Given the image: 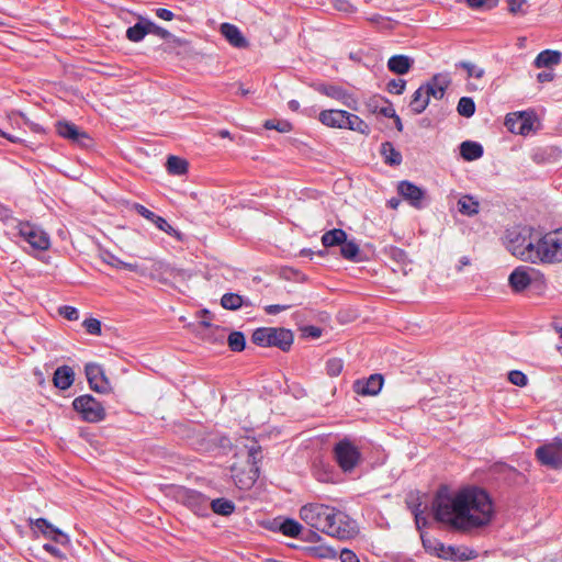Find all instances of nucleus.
I'll use <instances>...</instances> for the list:
<instances>
[{
	"label": "nucleus",
	"instance_id": "nucleus-1",
	"mask_svg": "<svg viewBox=\"0 0 562 562\" xmlns=\"http://www.w3.org/2000/svg\"><path fill=\"white\" fill-rule=\"evenodd\" d=\"M432 512L437 521L463 531L486 526L494 514L488 494L475 486L457 492L440 488L432 502Z\"/></svg>",
	"mask_w": 562,
	"mask_h": 562
},
{
	"label": "nucleus",
	"instance_id": "nucleus-2",
	"mask_svg": "<svg viewBox=\"0 0 562 562\" xmlns=\"http://www.w3.org/2000/svg\"><path fill=\"white\" fill-rule=\"evenodd\" d=\"M506 247L522 261L562 262V228L542 233L530 226L514 227L507 231Z\"/></svg>",
	"mask_w": 562,
	"mask_h": 562
},
{
	"label": "nucleus",
	"instance_id": "nucleus-3",
	"mask_svg": "<svg viewBox=\"0 0 562 562\" xmlns=\"http://www.w3.org/2000/svg\"><path fill=\"white\" fill-rule=\"evenodd\" d=\"M322 124L331 128L350 130L363 135L370 133L369 125L358 115L344 110H323L318 114Z\"/></svg>",
	"mask_w": 562,
	"mask_h": 562
},
{
	"label": "nucleus",
	"instance_id": "nucleus-4",
	"mask_svg": "<svg viewBox=\"0 0 562 562\" xmlns=\"http://www.w3.org/2000/svg\"><path fill=\"white\" fill-rule=\"evenodd\" d=\"M251 340L260 347H277L288 351L293 344V334L285 328L260 327L252 333Z\"/></svg>",
	"mask_w": 562,
	"mask_h": 562
},
{
	"label": "nucleus",
	"instance_id": "nucleus-5",
	"mask_svg": "<svg viewBox=\"0 0 562 562\" xmlns=\"http://www.w3.org/2000/svg\"><path fill=\"white\" fill-rule=\"evenodd\" d=\"M333 506L321 503H308L301 507L300 518L311 528L326 533L329 528V518L333 515Z\"/></svg>",
	"mask_w": 562,
	"mask_h": 562
},
{
	"label": "nucleus",
	"instance_id": "nucleus-6",
	"mask_svg": "<svg viewBox=\"0 0 562 562\" xmlns=\"http://www.w3.org/2000/svg\"><path fill=\"white\" fill-rule=\"evenodd\" d=\"M333 456L345 473L351 472L361 461L359 448L349 438H344L334 446Z\"/></svg>",
	"mask_w": 562,
	"mask_h": 562
},
{
	"label": "nucleus",
	"instance_id": "nucleus-7",
	"mask_svg": "<svg viewBox=\"0 0 562 562\" xmlns=\"http://www.w3.org/2000/svg\"><path fill=\"white\" fill-rule=\"evenodd\" d=\"M329 518V529L326 531L327 536L337 538L339 540H348L358 533V527L353 519H351L345 512L334 507Z\"/></svg>",
	"mask_w": 562,
	"mask_h": 562
},
{
	"label": "nucleus",
	"instance_id": "nucleus-8",
	"mask_svg": "<svg viewBox=\"0 0 562 562\" xmlns=\"http://www.w3.org/2000/svg\"><path fill=\"white\" fill-rule=\"evenodd\" d=\"M72 406L88 423H98L105 417L104 407L92 395L87 394L76 397Z\"/></svg>",
	"mask_w": 562,
	"mask_h": 562
},
{
	"label": "nucleus",
	"instance_id": "nucleus-9",
	"mask_svg": "<svg viewBox=\"0 0 562 562\" xmlns=\"http://www.w3.org/2000/svg\"><path fill=\"white\" fill-rule=\"evenodd\" d=\"M19 235L34 249L46 250L50 246L49 236L41 227L30 223H19Z\"/></svg>",
	"mask_w": 562,
	"mask_h": 562
},
{
	"label": "nucleus",
	"instance_id": "nucleus-10",
	"mask_svg": "<svg viewBox=\"0 0 562 562\" xmlns=\"http://www.w3.org/2000/svg\"><path fill=\"white\" fill-rule=\"evenodd\" d=\"M260 459H261V447L254 443L248 449L247 462L249 464V471H248L246 480L239 479L238 474L236 473V471H237L236 467L235 465L232 467V473H233V477H234L235 482L237 484H240L241 487H247V486L252 485L259 476L258 462L260 461Z\"/></svg>",
	"mask_w": 562,
	"mask_h": 562
},
{
	"label": "nucleus",
	"instance_id": "nucleus-11",
	"mask_svg": "<svg viewBox=\"0 0 562 562\" xmlns=\"http://www.w3.org/2000/svg\"><path fill=\"white\" fill-rule=\"evenodd\" d=\"M536 456L543 465L553 469L562 467V440L539 447L536 450Z\"/></svg>",
	"mask_w": 562,
	"mask_h": 562
},
{
	"label": "nucleus",
	"instance_id": "nucleus-12",
	"mask_svg": "<svg viewBox=\"0 0 562 562\" xmlns=\"http://www.w3.org/2000/svg\"><path fill=\"white\" fill-rule=\"evenodd\" d=\"M539 272L529 267H517L508 277V283L514 292L526 290L533 280L537 279Z\"/></svg>",
	"mask_w": 562,
	"mask_h": 562
},
{
	"label": "nucleus",
	"instance_id": "nucleus-13",
	"mask_svg": "<svg viewBox=\"0 0 562 562\" xmlns=\"http://www.w3.org/2000/svg\"><path fill=\"white\" fill-rule=\"evenodd\" d=\"M535 116L527 112L510 113L505 119V125L509 131L527 135L533 128Z\"/></svg>",
	"mask_w": 562,
	"mask_h": 562
},
{
	"label": "nucleus",
	"instance_id": "nucleus-14",
	"mask_svg": "<svg viewBox=\"0 0 562 562\" xmlns=\"http://www.w3.org/2000/svg\"><path fill=\"white\" fill-rule=\"evenodd\" d=\"M179 498L194 514L204 516L209 509V498L194 490H184L179 494Z\"/></svg>",
	"mask_w": 562,
	"mask_h": 562
},
{
	"label": "nucleus",
	"instance_id": "nucleus-15",
	"mask_svg": "<svg viewBox=\"0 0 562 562\" xmlns=\"http://www.w3.org/2000/svg\"><path fill=\"white\" fill-rule=\"evenodd\" d=\"M90 387L98 393H108L111 390L110 382L103 369L95 363H88L85 368Z\"/></svg>",
	"mask_w": 562,
	"mask_h": 562
},
{
	"label": "nucleus",
	"instance_id": "nucleus-16",
	"mask_svg": "<svg viewBox=\"0 0 562 562\" xmlns=\"http://www.w3.org/2000/svg\"><path fill=\"white\" fill-rule=\"evenodd\" d=\"M30 525L41 531L44 537L55 541L56 543L66 546L70 542V539L66 533L53 526L45 518L30 519Z\"/></svg>",
	"mask_w": 562,
	"mask_h": 562
},
{
	"label": "nucleus",
	"instance_id": "nucleus-17",
	"mask_svg": "<svg viewBox=\"0 0 562 562\" xmlns=\"http://www.w3.org/2000/svg\"><path fill=\"white\" fill-rule=\"evenodd\" d=\"M397 191L400 195L403 196L404 200L408 201L412 206L416 209L423 207V201L426 193L422 188L409 181H401L398 183Z\"/></svg>",
	"mask_w": 562,
	"mask_h": 562
},
{
	"label": "nucleus",
	"instance_id": "nucleus-18",
	"mask_svg": "<svg viewBox=\"0 0 562 562\" xmlns=\"http://www.w3.org/2000/svg\"><path fill=\"white\" fill-rule=\"evenodd\" d=\"M56 132L59 136L79 145H87L89 136L86 132L79 130L74 123L59 121L56 123Z\"/></svg>",
	"mask_w": 562,
	"mask_h": 562
},
{
	"label": "nucleus",
	"instance_id": "nucleus-19",
	"mask_svg": "<svg viewBox=\"0 0 562 562\" xmlns=\"http://www.w3.org/2000/svg\"><path fill=\"white\" fill-rule=\"evenodd\" d=\"M450 82L451 80L448 75L438 74L435 75L428 82L422 85L420 87L425 89V93L429 100L431 97L437 100H440L443 98Z\"/></svg>",
	"mask_w": 562,
	"mask_h": 562
},
{
	"label": "nucleus",
	"instance_id": "nucleus-20",
	"mask_svg": "<svg viewBox=\"0 0 562 562\" xmlns=\"http://www.w3.org/2000/svg\"><path fill=\"white\" fill-rule=\"evenodd\" d=\"M383 385L381 374H372L367 380H358L353 384V390L359 395H376Z\"/></svg>",
	"mask_w": 562,
	"mask_h": 562
},
{
	"label": "nucleus",
	"instance_id": "nucleus-21",
	"mask_svg": "<svg viewBox=\"0 0 562 562\" xmlns=\"http://www.w3.org/2000/svg\"><path fill=\"white\" fill-rule=\"evenodd\" d=\"M135 210L139 215L154 223L158 229L180 239V234L164 217L155 214L140 204H136Z\"/></svg>",
	"mask_w": 562,
	"mask_h": 562
},
{
	"label": "nucleus",
	"instance_id": "nucleus-22",
	"mask_svg": "<svg viewBox=\"0 0 562 562\" xmlns=\"http://www.w3.org/2000/svg\"><path fill=\"white\" fill-rule=\"evenodd\" d=\"M318 91L329 98L341 101L344 105L351 110H357V100L346 90L338 86H321Z\"/></svg>",
	"mask_w": 562,
	"mask_h": 562
},
{
	"label": "nucleus",
	"instance_id": "nucleus-23",
	"mask_svg": "<svg viewBox=\"0 0 562 562\" xmlns=\"http://www.w3.org/2000/svg\"><path fill=\"white\" fill-rule=\"evenodd\" d=\"M221 33L235 47L244 48L248 45L239 29L233 24L223 23L221 25Z\"/></svg>",
	"mask_w": 562,
	"mask_h": 562
},
{
	"label": "nucleus",
	"instance_id": "nucleus-24",
	"mask_svg": "<svg viewBox=\"0 0 562 562\" xmlns=\"http://www.w3.org/2000/svg\"><path fill=\"white\" fill-rule=\"evenodd\" d=\"M75 380L74 370L68 366H61L56 369L53 382L54 385L60 390H67L71 386Z\"/></svg>",
	"mask_w": 562,
	"mask_h": 562
},
{
	"label": "nucleus",
	"instance_id": "nucleus-25",
	"mask_svg": "<svg viewBox=\"0 0 562 562\" xmlns=\"http://www.w3.org/2000/svg\"><path fill=\"white\" fill-rule=\"evenodd\" d=\"M477 557V553L467 547H447L443 559L452 561H468Z\"/></svg>",
	"mask_w": 562,
	"mask_h": 562
},
{
	"label": "nucleus",
	"instance_id": "nucleus-26",
	"mask_svg": "<svg viewBox=\"0 0 562 562\" xmlns=\"http://www.w3.org/2000/svg\"><path fill=\"white\" fill-rule=\"evenodd\" d=\"M413 60L405 55H394L387 61L389 69L397 75H405L409 71Z\"/></svg>",
	"mask_w": 562,
	"mask_h": 562
},
{
	"label": "nucleus",
	"instance_id": "nucleus-27",
	"mask_svg": "<svg viewBox=\"0 0 562 562\" xmlns=\"http://www.w3.org/2000/svg\"><path fill=\"white\" fill-rule=\"evenodd\" d=\"M460 155L467 161H473L483 156L481 144L472 140H465L460 145Z\"/></svg>",
	"mask_w": 562,
	"mask_h": 562
},
{
	"label": "nucleus",
	"instance_id": "nucleus-28",
	"mask_svg": "<svg viewBox=\"0 0 562 562\" xmlns=\"http://www.w3.org/2000/svg\"><path fill=\"white\" fill-rule=\"evenodd\" d=\"M561 59V54L557 50L546 49L538 54L533 64L537 68H548L553 65H558Z\"/></svg>",
	"mask_w": 562,
	"mask_h": 562
},
{
	"label": "nucleus",
	"instance_id": "nucleus-29",
	"mask_svg": "<svg viewBox=\"0 0 562 562\" xmlns=\"http://www.w3.org/2000/svg\"><path fill=\"white\" fill-rule=\"evenodd\" d=\"M221 305L226 310L236 311L244 305L251 306V303L237 293H226L221 299Z\"/></svg>",
	"mask_w": 562,
	"mask_h": 562
},
{
	"label": "nucleus",
	"instance_id": "nucleus-30",
	"mask_svg": "<svg viewBox=\"0 0 562 562\" xmlns=\"http://www.w3.org/2000/svg\"><path fill=\"white\" fill-rule=\"evenodd\" d=\"M420 538L427 552L443 559V553H446L447 550V547L443 543L424 532L420 533Z\"/></svg>",
	"mask_w": 562,
	"mask_h": 562
},
{
	"label": "nucleus",
	"instance_id": "nucleus-31",
	"mask_svg": "<svg viewBox=\"0 0 562 562\" xmlns=\"http://www.w3.org/2000/svg\"><path fill=\"white\" fill-rule=\"evenodd\" d=\"M347 239V234L345 231L340 228H334L328 232H326L322 236V244L325 247H334V246H341L344 241Z\"/></svg>",
	"mask_w": 562,
	"mask_h": 562
},
{
	"label": "nucleus",
	"instance_id": "nucleus-32",
	"mask_svg": "<svg viewBox=\"0 0 562 562\" xmlns=\"http://www.w3.org/2000/svg\"><path fill=\"white\" fill-rule=\"evenodd\" d=\"M147 19H140L136 24L126 30V37L131 42H140L148 34Z\"/></svg>",
	"mask_w": 562,
	"mask_h": 562
},
{
	"label": "nucleus",
	"instance_id": "nucleus-33",
	"mask_svg": "<svg viewBox=\"0 0 562 562\" xmlns=\"http://www.w3.org/2000/svg\"><path fill=\"white\" fill-rule=\"evenodd\" d=\"M459 212L467 216H473L479 213V202L470 195H463L458 201Z\"/></svg>",
	"mask_w": 562,
	"mask_h": 562
},
{
	"label": "nucleus",
	"instance_id": "nucleus-34",
	"mask_svg": "<svg viewBox=\"0 0 562 562\" xmlns=\"http://www.w3.org/2000/svg\"><path fill=\"white\" fill-rule=\"evenodd\" d=\"M380 151L384 158V161L387 165L396 166L402 162V155L398 150H396L394 148L392 143H390V142L382 143Z\"/></svg>",
	"mask_w": 562,
	"mask_h": 562
},
{
	"label": "nucleus",
	"instance_id": "nucleus-35",
	"mask_svg": "<svg viewBox=\"0 0 562 562\" xmlns=\"http://www.w3.org/2000/svg\"><path fill=\"white\" fill-rule=\"evenodd\" d=\"M209 507H211L215 514L222 516H228L233 514L235 510V504L226 498H216L209 501Z\"/></svg>",
	"mask_w": 562,
	"mask_h": 562
},
{
	"label": "nucleus",
	"instance_id": "nucleus-36",
	"mask_svg": "<svg viewBox=\"0 0 562 562\" xmlns=\"http://www.w3.org/2000/svg\"><path fill=\"white\" fill-rule=\"evenodd\" d=\"M429 104V99L425 93V89L419 87L413 94L411 101L412 111L416 114L423 113L427 105Z\"/></svg>",
	"mask_w": 562,
	"mask_h": 562
},
{
	"label": "nucleus",
	"instance_id": "nucleus-37",
	"mask_svg": "<svg viewBox=\"0 0 562 562\" xmlns=\"http://www.w3.org/2000/svg\"><path fill=\"white\" fill-rule=\"evenodd\" d=\"M166 166L170 175L182 176L188 171L187 160L177 156H169Z\"/></svg>",
	"mask_w": 562,
	"mask_h": 562
},
{
	"label": "nucleus",
	"instance_id": "nucleus-38",
	"mask_svg": "<svg viewBox=\"0 0 562 562\" xmlns=\"http://www.w3.org/2000/svg\"><path fill=\"white\" fill-rule=\"evenodd\" d=\"M279 529L284 536L295 538L301 533L303 527L299 521L288 518L280 525Z\"/></svg>",
	"mask_w": 562,
	"mask_h": 562
},
{
	"label": "nucleus",
	"instance_id": "nucleus-39",
	"mask_svg": "<svg viewBox=\"0 0 562 562\" xmlns=\"http://www.w3.org/2000/svg\"><path fill=\"white\" fill-rule=\"evenodd\" d=\"M458 113L464 117H471L475 112V103L472 98L462 97L457 106Z\"/></svg>",
	"mask_w": 562,
	"mask_h": 562
},
{
	"label": "nucleus",
	"instance_id": "nucleus-40",
	"mask_svg": "<svg viewBox=\"0 0 562 562\" xmlns=\"http://www.w3.org/2000/svg\"><path fill=\"white\" fill-rule=\"evenodd\" d=\"M227 344L233 351H243L245 349L246 340L241 331H233L228 335Z\"/></svg>",
	"mask_w": 562,
	"mask_h": 562
},
{
	"label": "nucleus",
	"instance_id": "nucleus-41",
	"mask_svg": "<svg viewBox=\"0 0 562 562\" xmlns=\"http://www.w3.org/2000/svg\"><path fill=\"white\" fill-rule=\"evenodd\" d=\"M340 254L345 259L356 260L359 255V246L353 240H345L340 246Z\"/></svg>",
	"mask_w": 562,
	"mask_h": 562
},
{
	"label": "nucleus",
	"instance_id": "nucleus-42",
	"mask_svg": "<svg viewBox=\"0 0 562 562\" xmlns=\"http://www.w3.org/2000/svg\"><path fill=\"white\" fill-rule=\"evenodd\" d=\"M146 24L148 26V29H147L148 34L157 35V36H159L160 38H164V40L176 41V37L169 31H167L164 27H160L159 25H157L153 21L147 19V23Z\"/></svg>",
	"mask_w": 562,
	"mask_h": 562
},
{
	"label": "nucleus",
	"instance_id": "nucleus-43",
	"mask_svg": "<svg viewBox=\"0 0 562 562\" xmlns=\"http://www.w3.org/2000/svg\"><path fill=\"white\" fill-rule=\"evenodd\" d=\"M263 126L267 130H277L281 133H289L292 130V124L288 121L268 120Z\"/></svg>",
	"mask_w": 562,
	"mask_h": 562
},
{
	"label": "nucleus",
	"instance_id": "nucleus-44",
	"mask_svg": "<svg viewBox=\"0 0 562 562\" xmlns=\"http://www.w3.org/2000/svg\"><path fill=\"white\" fill-rule=\"evenodd\" d=\"M457 67L463 68L468 72L469 77L482 78L484 75V69L477 67L471 61H460L457 64Z\"/></svg>",
	"mask_w": 562,
	"mask_h": 562
},
{
	"label": "nucleus",
	"instance_id": "nucleus-45",
	"mask_svg": "<svg viewBox=\"0 0 562 562\" xmlns=\"http://www.w3.org/2000/svg\"><path fill=\"white\" fill-rule=\"evenodd\" d=\"M507 3L510 13L521 15L527 13V0H507Z\"/></svg>",
	"mask_w": 562,
	"mask_h": 562
},
{
	"label": "nucleus",
	"instance_id": "nucleus-46",
	"mask_svg": "<svg viewBox=\"0 0 562 562\" xmlns=\"http://www.w3.org/2000/svg\"><path fill=\"white\" fill-rule=\"evenodd\" d=\"M342 367V361L337 358L329 359L326 363V370L330 376H337L340 374Z\"/></svg>",
	"mask_w": 562,
	"mask_h": 562
},
{
	"label": "nucleus",
	"instance_id": "nucleus-47",
	"mask_svg": "<svg viewBox=\"0 0 562 562\" xmlns=\"http://www.w3.org/2000/svg\"><path fill=\"white\" fill-rule=\"evenodd\" d=\"M508 380L517 386H525L528 381L526 374L518 370L510 371L508 373Z\"/></svg>",
	"mask_w": 562,
	"mask_h": 562
},
{
	"label": "nucleus",
	"instance_id": "nucleus-48",
	"mask_svg": "<svg viewBox=\"0 0 562 562\" xmlns=\"http://www.w3.org/2000/svg\"><path fill=\"white\" fill-rule=\"evenodd\" d=\"M83 326L90 335L101 334V322L97 318H88L83 322Z\"/></svg>",
	"mask_w": 562,
	"mask_h": 562
},
{
	"label": "nucleus",
	"instance_id": "nucleus-49",
	"mask_svg": "<svg viewBox=\"0 0 562 562\" xmlns=\"http://www.w3.org/2000/svg\"><path fill=\"white\" fill-rule=\"evenodd\" d=\"M59 314L68 321H77L79 318L78 310L69 305L59 307Z\"/></svg>",
	"mask_w": 562,
	"mask_h": 562
},
{
	"label": "nucleus",
	"instance_id": "nucleus-50",
	"mask_svg": "<svg viewBox=\"0 0 562 562\" xmlns=\"http://www.w3.org/2000/svg\"><path fill=\"white\" fill-rule=\"evenodd\" d=\"M406 82L403 79H392L387 83V91L395 94L403 93L405 89Z\"/></svg>",
	"mask_w": 562,
	"mask_h": 562
},
{
	"label": "nucleus",
	"instance_id": "nucleus-51",
	"mask_svg": "<svg viewBox=\"0 0 562 562\" xmlns=\"http://www.w3.org/2000/svg\"><path fill=\"white\" fill-rule=\"evenodd\" d=\"M291 307H292L291 304H271V305L265 306L263 310L268 315H276L281 312L288 311Z\"/></svg>",
	"mask_w": 562,
	"mask_h": 562
},
{
	"label": "nucleus",
	"instance_id": "nucleus-52",
	"mask_svg": "<svg viewBox=\"0 0 562 562\" xmlns=\"http://www.w3.org/2000/svg\"><path fill=\"white\" fill-rule=\"evenodd\" d=\"M102 260L111 266V267H114L116 269H121L122 265H123V260L119 259L116 256H114L113 254L111 252H104L102 255Z\"/></svg>",
	"mask_w": 562,
	"mask_h": 562
},
{
	"label": "nucleus",
	"instance_id": "nucleus-53",
	"mask_svg": "<svg viewBox=\"0 0 562 562\" xmlns=\"http://www.w3.org/2000/svg\"><path fill=\"white\" fill-rule=\"evenodd\" d=\"M339 559L341 562H360L357 554L349 549L341 550Z\"/></svg>",
	"mask_w": 562,
	"mask_h": 562
},
{
	"label": "nucleus",
	"instance_id": "nucleus-54",
	"mask_svg": "<svg viewBox=\"0 0 562 562\" xmlns=\"http://www.w3.org/2000/svg\"><path fill=\"white\" fill-rule=\"evenodd\" d=\"M413 513H414V516H415V522H416L417 528L422 529L423 527H425L427 525V518L424 515V512L419 510V508L416 507L413 510Z\"/></svg>",
	"mask_w": 562,
	"mask_h": 562
},
{
	"label": "nucleus",
	"instance_id": "nucleus-55",
	"mask_svg": "<svg viewBox=\"0 0 562 562\" xmlns=\"http://www.w3.org/2000/svg\"><path fill=\"white\" fill-rule=\"evenodd\" d=\"M43 549L49 553L50 555L55 557V558H58L60 560L65 559L66 555L65 553H63L57 547L50 544V543H45L43 546Z\"/></svg>",
	"mask_w": 562,
	"mask_h": 562
},
{
	"label": "nucleus",
	"instance_id": "nucleus-56",
	"mask_svg": "<svg viewBox=\"0 0 562 562\" xmlns=\"http://www.w3.org/2000/svg\"><path fill=\"white\" fill-rule=\"evenodd\" d=\"M121 269H126V270L136 272V273H138L140 276H146V270L144 268H142L139 265H137V263H132V262L123 261V265H122Z\"/></svg>",
	"mask_w": 562,
	"mask_h": 562
},
{
	"label": "nucleus",
	"instance_id": "nucleus-57",
	"mask_svg": "<svg viewBox=\"0 0 562 562\" xmlns=\"http://www.w3.org/2000/svg\"><path fill=\"white\" fill-rule=\"evenodd\" d=\"M302 330L304 336L311 338H318L322 335L321 328L316 326H305Z\"/></svg>",
	"mask_w": 562,
	"mask_h": 562
},
{
	"label": "nucleus",
	"instance_id": "nucleus-58",
	"mask_svg": "<svg viewBox=\"0 0 562 562\" xmlns=\"http://www.w3.org/2000/svg\"><path fill=\"white\" fill-rule=\"evenodd\" d=\"M471 8L477 9L484 5L492 7L496 3V0H467Z\"/></svg>",
	"mask_w": 562,
	"mask_h": 562
},
{
	"label": "nucleus",
	"instance_id": "nucleus-59",
	"mask_svg": "<svg viewBox=\"0 0 562 562\" xmlns=\"http://www.w3.org/2000/svg\"><path fill=\"white\" fill-rule=\"evenodd\" d=\"M379 112L385 116V117H391V119H394L396 116V112H395V109L393 108L392 104L387 103L385 104L384 106H382Z\"/></svg>",
	"mask_w": 562,
	"mask_h": 562
},
{
	"label": "nucleus",
	"instance_id": "nucleus-60",
	"mask_svg": "<svg viewBox=\"0 0 562 562\" xmlns=\"http://www.w3.org/2000/svg\"><path fill=\"white\" fill-rule=\"evenodd\" d=\"M156 15L159 18V19H162L165 21H170L173 19L175 14L168 10V9H164V8H159L156 10Z\"/></svg>",
	"mask_w": 562,
	"mask_h": 562
},
{
	"label": "nucleus",
	"instance_id": "nucleus-61",
	"mask_svg": "<svg viewBox=\"0 0 562 562\" xmlns=\"http://www.w3.org/2000/svg\"><path fill=\"white\" fill-rule=\"evenodd\" d=\"M554 75L550 70H544L538 74L539 82H549L553 79Z\"/></svg>",
	"mask_w": 562,
	"mask_h": 562
},
{
	"label": "nucleus",
	"instance_id": "nucleus-62",
	"mask_svg": "<svg viewBox=\"0 0 562 562\" xmlns=\"http://www.w3.org/2000/svg\"><path fill=\"white\" fill-rule=\"evenodd\" d=\"M0 136L7 138L9 142L14 143V144L21 142V139L19 137L7 134V133L2 132L1 130H0Z\"/></svg>",
	"mask_w": 562,
	"mask_h": 562
},
{
	"label": "nucleus",
	"instance_id": "nucleus-63",
	"mask_svg": "<svg viewBox=\"0 0 562 562\" xmlns=\"http://www.w3.org/2000/svg\"><path fill=\"white\" fill-rule=\"evenodd\" d=\"M393 252V256L397 259H403L405 257V252L402 250V249H398V248H394L392 250Z\"/></svg>",
	"mask_w": 562,
	"mask_h": 562
},
{
	"label": "nucleus",
	"instance_id": "nucleus-64",
	"mask_svg": "<svg viewBox=\"0 0 562 562\" xmlns=\"http://www.w3.org/2000/svg\"><path fill=\"white\" fill-rule=\"evenodd\" d=\"M288 106L292 111H297L300 109V103L296 100H291L289 101Z\"/></svg>",
	"mask_w": 562,
	"mask_h": 562
}]
</instances>
